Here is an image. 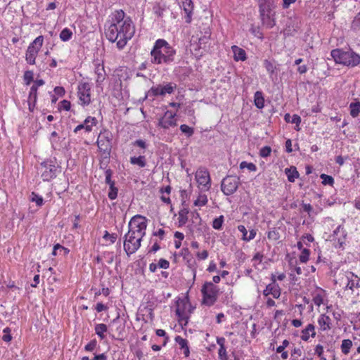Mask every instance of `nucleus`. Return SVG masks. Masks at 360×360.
<instances>
[{
	"label": "nucleus",
	"instance_id": "f257e3e1",
	"mask_svg": "<svg viewBox=\"0 0 360 360\" xmlns=\"http://www.w3.org/2000/svg\"><path fill=\"white\" fill-rule=\"evenodd\" d=\"M111 18L112 22L105 30V36L110 41H117V48L122 49L135 33L134 25L129 17L125 18L122 10L115 11Z\"/></svg>",
	"mask_w": 360,
	"mask_h": 360
},
{
	"label": "nucleus",
	"instance_id": "f03ea898",
	"mask_svg": "<svg viewBox=\"0 0 360 360\" xmlns=\"http://www.w3.org/2000/svg\"><path fill=\"white\" fill-rule=\"evenodd\" d=\"M128 226L129 231L124 237V250L127 255H130L141 247L142 238L146 235L147 219L136 214L131 219Z\"/></svg>",
	"mask_w": 360,
	"mask_h": 360
},
{
	"label": "nucleus",
	"instance_id": "7ed1b4c3",
	"mask_svg": "<svg viewBox=\"0 0 360 360\" xmlns=\"http://www.w3.org/2000/svg\"><path fill=\"white\" fill-rule=\"evenodd\" d=\"M176 51L165 39H158L150 51L153 64H170L174 60Z\"/></svg>",
	"mask_w": 360,
	"mask_h": 360
},
{
	"label": "nucleus",
	"instance_id": "20e7f679",
	"mask_svg": "<svg viewBox=\"0 0 360 360\" xmlns=\"http://www.w3.org/2000/svg\"><path fill=\"white\" fill-rule=\"evenodd\" d=\"M330 54L336 63L349 67H355L360 64V56L352 51L336 49L332 50Z\"/></svg>",
	"mask_w": 360,
	"mask_h": 360
},
{
	"label": "nucleus",
	"instance_id": "39448f33",
	"mask_svg": "<svg viewBox=\"0 0 360 360\" xmlns=\"http://www.w3.org/2000/svg\"><path fill=\"white\" fill-rule=\"evenodd\" d=\"M112 134L108 129L102 130L97 139V146L103 159L109 160L112 149Z\"/></svg>",
	"mask_w": 360,
	"mask_h": 360
},
{
	"label": "nucleus",
	"instance_id": "423d86ee",
	"mask_svg": "<svg viewBox=\"0 0 360 360\" xmlns=\"http://www.w3.org/2000/svg\"><path fill=\"white\" fill-rule=\"evenodd\" d=\"M203 296V303L212 306L217 300L219 288L212 282H206L201 290Z\"/></svg>",
	"mask_w": 360,
	"mask_h": 360
},
{
	"label": "nucleus",
	"instance_id": "0eeeda50",
	"mask_svg": "<svg viewBox=\"0 0 360 360\" xmlns=\"http://www.w3.org/2000/svg\"><path fill=\"white\" fill-rule=\"evenodd\" d=\"M44 42V37H37L28 46L26 52V60L29 64L34 65L35 59L41 48Z\"/></svg>",
	"mask_w": 360,
	"mask_h": 360
},
{
	"label": "nucleus",
	"instance_id": "6e6552de",
	"mask_svg": "<svg viewBox=\"0 0 360 360\" xmlns=\"http://www.w3.org/2000/svg\"><path fill=\"white\" fill-rule=\"evenodd\" d=\"M239 184L240 179L236 176H227L221 181V191L226 195H230L237 191Z\"/></svg>",
	"mask_w": 360,
	"mask_h": 360
},
{
	"label": "nucleus",
	"instance_id": "1a4fd4ad",
	"mask_svg": "<svg viewBox=\"0 0 360 360\" xmlns=\"http://www.w3.org/2000/svg\"><path fill=\"white\" fill-rule=\"evenodd\" d=\"M190 307V304L184 300L177 302L176 314L178 316V321L181 325L186 326V324L188 323L189 318L188 315L189 314L191 313Z\"/></svg>",
	"mask_w": 360,
	"mask_h": 360
},
{
	"label": "nucleus",
	"instance_id": "9d476101",
	"mask_svg": "<svg viewBox=\"0 0 360 360\" xmlns=\"http://www.w3.org/2000/svg\"><path fill=\"white\" fill-rule=\"evenodd\" d=\"M176 88V84L174 83H167L165 85L159 84L152 86L146 94L147 96H165L166 94H171Z\"/></svg>",
	"mask_w": 360,
	"mask_h": 360
},
{
	"label": "nucleus",
	"instance_id": "9b49d317",
	"mask_svg": "<svg viewBox=\"0 0 360 360\" xmlns=\"http://www.w3.org/2000/svg\"><path fill=\"white\" fill-rule=\"evenodd\" d=\"M273 0H259V13L264 23L267 22L269 27H273L275 25L274 20H270L269 13L271 11Z\"/></svg>",
	"mask_w": 360,
	"mask_h": 360
},
{
	"label": "nucleus",
	"instance_id": "f8f14e48",
	"mask_svg": "<svg viewBox=\"0 0 360 360\" xmlns=\"http://www.w3.org/2000/svg\"><path fill=\"white\" fill-rule=\"evenodd\" d=\"M41 166L44 169L41 174L44 181H49L56 176L58 167L51 160L43 162Z\"/></svg>",
	"mask_w": 360,
	"mask_h": 360
},
{
	"label": "nucleus",
	"instance_id": "ddd939ff",
	"mask_svg": "<svg viewBox=\"0 0 360 360\" xmlns=\"http://www.w3.org/2000/svg\"><path fill=\"white\" fill-rule=\"evenodd\" d=\"M195 179L199 186H202L205 190L210 189L211 180L210 173L206 168L200 167L196 171Z\"/></svg>",
	"mask_w": 360,
	"mask_h": 360
},
{
	"label": "nucleus",
	"instance_id": "4468645a",
	"mask_svg": "<svg viewBox=\"0 0 360 360\" xmlns=\"http://www.w3.org/2000/svg\"><path fill=\"white\" fill-rule=\"evenodd\" d=\"M78 96L82 105H89L91 102V86L88 82L81 83L78 86Z\"/></svg>",
	"mask_w": 360,
	"mask_h": 360
},
{
	"label": "nucleus",
	"instance_id": "2eb2a0df",
	"mask_svg": "<svg viewBox=\"0 0 360 360\" xmlns=\"http://www.w3.org/2000/svg\"><path fill=\"white\" fill-rule=\"evenodd\" d=\"M175 116L176 113H173L169 110L166 111L163 117L159 119L158 126L165 129L176 126Z\"/></svg>",
	"mask_w": 360,
	"mask_h": 360
},
{
	"label": "nucleus",
	"instance_id": "dca6fc26",
	"mask_svg": "<svg viewBox=\"0 0 360 360\" xmlns=\"http://www.w3.org/2000/svg\"><path fill=\"white\" fill-rule=\"evenodd\" d=\"M346 278L347 281L346 288L350 289L352 291L356 289L360 288V278L355 275L352 271L346 272Z\"/></svg>",
	"mask_w": 360,
	"mask_h": 360
},
{
	"label": "nucleus",
	"instance_id": "f3484780",
	"mask_svg": "<svg viewBox=\"0 0 360 360\" xmlns=\"http://www.w3.org/2000/svg\"><path fill=\"white\" fill-rule=\"evenodd\" d=\"M263 295L265 297L271 295L274 298L278 299L281 295V288L278 283H269L263 290Z\"/></svg>",
	"mask_w": 360,
	"mask_h": 360
},
{
	"label": "nucleus",
	"instance_id": "a211bd4d",
	"mask_svg": "<svg viewBox=\"0 0 360 360\" xmlns=\"http://www.w3.org/2000/svg\"><path fill=\"white\" fill-rule=\"evenodd\" d=\"M182 6L184 12L186 13V22L190 23L192 18V13L193 10V3L192 0H184Z\"/></svg>",
	"mask_w": 360,
	"mask_h": 360
},
{
	"label": "nucleus",
	"instance_id": "6ab92c4d",
	"mask_svg": "<svg viewBox=\"0 0 360 360\" xmlns=\"http://www.w3.org/2000/svg\"><path fill=\"white\" fill-rule=\"evenodd\" d=\"M318 323L320 329L323 331L328 330L331 328V319L326 314H321L319 316Z\"/></svg>",
	"mask_w": 360,
	"mask_h": 360
},
{
	"label": "nucleus",
	"instance_id": "aec40b11",
	"mask_svg": "<svg viewBox=\"0 0 360 360\" xmlns=\"http://www.w3.org/2000/svg\"><path fill=\"white\" fill-rule=\"evenodd\" d=\"M95 73L97 75L96 82L97 85H101L105 78V71L103 64H97L95 68Z\"/></svg>",
	"mask_w": 360,
	"mask_h": 360
},
{
	"label": "nucleus",
	"instance_id": "412c9836",
	"mask_svg": "<svg viewBox=\"0 0 360 360\" xmlns=\"http://www.w3.org/2000/svg\"><path fill=\"white\" fill-rule=\"evenodd\" d=\"M316 335L315 327L313 324H309L305 329L302 330L301 339L304 341H307L309 337L314 338Z\"/></svg>",
	"mask_w": 360,
	"mask_h": 360
},
{
	"label": "nucleus",
	"instance_id": "4be33fe9",
	"mask_svg": "<svg viewBox=\"0 0 360 360\" xmlns=\"http://www.w3.org/2000/svg\"><path fill=\"white\" fill-rule=\"evenodd\" d=\"M234 60L236 61L242 60L244 61L246 60V53L245 51L237 46H233L231 47Z\"/></svg>",
	"mask_w": 360,
	"mask_h": 360
},
{
	"label": "nucleus",
	"instance_id": "5701e85b",
	"mask_svg": "<svg viewBox=\"0 0 360 360\" xmlns=\"http://www.w3.org/2000/svg\"><path fill=\"white\" fill-rule=\"evenodd\" d=\"M176 342L180 346L181 349H184V354L186 357H188L190 354L189 347L188 345L187 340L178 335L175 338Z\"/></svg>",
	"mask_w": 360,
	"mask_h": 360
},
{
	"label": "nucleus",
	"instance_id": "b1692460",
	"mask_svg": "<svg viewBox=\"0 0 360 360\" xmlns=\"http://www.w3.org/2000/svg\"><path fill=\"white\" fill-rule=\"evenodd\" d=\"M37 86L36 85H32L30 88V91L28 97V103H29V108L30 110H32V105L34 106L37 99Z\"/></svg>",
	"mask_w": 360,
	"mask_h": 360
},
{
	"label": "nucleus",
	"instance_id": "393cba45",
	"mask_svg": "<svg viewBox=\"0 0 360 360\" xmlns=\"http://www.w3.org/2000/svg\"><path fill=\"white\" fill-rule=\"evenodd\" d=\"M285 173L288 176V180L290 182H294L295 179L299 177V172L295 167H290L285 169Z\"/></svg>",
	"mask_w": 360,
	"mask_h": 360
},
{
	"label": "nucleus",
	"instance_id": "a878e982",
	"mask_svg": "<svg viewBox=\"0 0 360 360\" xmlns=\"http://www.w3.org/2000/svg\"><path fill=\"white\" fill-rule=\"evenodd\" d=\"M255 105L259 108L262 109L264 106V98L261 91H256L254 96Z\"/></svg>",
	"mask_w": 360,
	"mask_h": 360
},
{
	"label": "nucleus",
	"instance_id": "bb28decb",
	"mask_svg": "<svg viewBox=\"0 0 360 360\" xmlns=\"http://www.w3.org/2000/svg\"><path fill=\"white\" fill-rule=\"evenodd\" d=\"M188 210L187 208H183L179 212V226H181L186 224L188 221Z\"/></svg>",
	"mask_w": 360,
	"mask_h": 360
},
{
	"label": "nucleus",
	"instance_id": "cd10ccee",
	"mask_svg": "<svg viewBox=\"0 0 360 360\" xmlns=\"http://www.w3.org/2000/svg\"><path fill=\"white\" fill-rule=\"evenodd\" d=\"M130 163L132 165H139L140 167H144L146 165V158L143 155L139 157H131L130 158Z\"/></svg>",
	"mask_w": 360,
	"mask_h": 360
},
{
	"label": "nucleus",
	"instance_id": "c85d7f7f",
	"mask_svg": "<svg viewBox=\"0 0 360 360\" xmlns=\"http://www.w3.org/2000/svg\"><path fill=\"white\" fill-rule=\"evenodd\" d=\"M107 331V326L104 323H98L95 326L96 334L100 337L101 340L104 339V333Z\"/></svg>",
	"mask_w": 360,
	"mask_h": 360
},
{
	"label": "nucleus",
	"instance_id": "c756f323",
	"mask_svg": "<svg viewBox=\"0 0 360 360\" xmlns=\"http://www.w3.org/2000/svg\"><path fill=\"white\" fill-rule=\"evenodd\" d=\"M350 115L353 117H356L360 113V103L352 102L349 105Z\"/></svg>",
	"mask_w": 360,
	"mask_h": 360
},
{
	"label": "nucleus",
	"instance_id": "7c9ffc66",
	"mask_svg": "<svg viewBox=\"0 0 360 360\" xmlns=\"http://www.w3.org/2000/svg\"><path fill=\"white\" fill-rule=\"evenodd\" d=\"M124 333V325L120 323L115 329V335H112V338L117 340H122Z\"/></svg>",
	"mask_w": 360,
	"mask_h": 360
},
{
	"label": "nucleus",
	"instance_id": "2f4dec72",
	"mask_svg": "<svg viewBox=\"0 0 360 360\" xmlns=\"http://www.w3.org/2000/svg\"><path fill=\"white\" fill-rule=\"evenodd\" d=\"M352 346V342L350 340H343L341 345L342 352L345 354H347L349 352Z\"/></svg>",
	"mask_w": 360,
	"mask_h": 360
},
{
	"label": "nucleus",
	"instance_id": "473e14b6",
	"mask_svg": "<svg viewBox=\"0 0 360 360\" xmlns=\"http://www.w3.org/2000/svg\"><path fill=\"white\" fill-rule=\"evenodd\" d=\"M285 120L287 122L296 124L297 125H298L301 122V118L299 115H293L292 116H290V115L288 113L285 114Z\"/></svg>",
	"mask_w": 360,
	"mask_h": 360
},
{
	"label": "nucleus",
	"instance_id": "72a5a7b5",
	"mask_svg": "<svg viewBox=\"0 0 360 360\" xmlns=\"http://www.w3.org/2000/svg\"><path fill=\"white\" fill-rule=\"evenodd\" d=\"M72 36V31L68 28L63 29L60 34V38L63 41H67L71 39Z\"/></svg>",
	"mask_w": 360,
	"mask_h": 360
},
{
	"label": "nucleus",
	"instance_id": "f704fd0d",
	"mask_svg": "<svg viewBox=\"0 0 360 360\" xmlns=\"http://www.w3.org/2000/svg\"><path fill=\"white\" fill-rule=\"evenodd\" d=\"M264 66L265 67L267 72L271 75H273L276 69L275 65L269 60H264Z\"/></svg>",
	"mask_w": 360,
	"mask_h": 360
},
{
	"label": "nucleus",
	"instance_id": "c9c22d12",
	"mask_svg": "<svg viewBox=\"0 0 360 360\" xmlns=\"http://www.w3.org/2000/svg\"><path fill=\"white\" fill-rule=\"evenodd\" d=\"M30 200L33 202H35L36 205L39 207H40L43 205V201H44L42 197L39 195L38 194L35 193L34 192H32L31 193Z\"/></svg>",
	"mask_w": 360,
	"mask_h": 360
},
{
	"label": "nucleus",
	"instance_id": "e433bc0d",
	"mask_svg": "<svg viewBox=\"0 0 360 360\" xmlns=\"http://www.w3.org/2000/svg\"><path fill=\"white\" fill-rule=\"evenodd\" d=\"M224 222V216L221 215L217 218H215L212 222V227L216 230H220Z\"/></svg>",
	"mask_w": 360,
	"mask_h": 360
},
{
	"label": "nucleus",
	"instance_id": "4c0bfd02",
	"mask_svg": "<svg viewBox=\"0 0 360 360\" xmlns=\"http://www.w3.org/2000/svg\"><path fill=\"white\" fill-rule=\"evenodd\" d=\"M110 191L108 193V198L110 200H114L117 196L118 188L115 186V183L109 185Z\"/></svg>",
	"mask_w": 360,
	"mask_h": 360
},
{
	"label": "nucleus",
	"instance_id": "58836bf2",
	"mask_svg": "<svg viewBox=\"0 0 360 360\" xmlns=\"http://www.w3.org/2000/svg\"><path fill=\"white\" fill-rule=\"evenodd\" d=\"M322 179V184L323 185H330L332 186L334 183V179L331 176L327 175L326 174H322L320 176Z\"/></svg>",
	"mask_w": 360,
	"mask_h": 360
},
{
	"label": "nucleus",
	"instance_id": "ea45409f",
	"mask_svg": "<svg viewBox=\"0 0 360 360\" xmlns=\"http://www.w3.org/2000/svg\"><path fill=\"white\" fill-rule=\"evenodd\" d=\"M310 251L308 249H303L300 257L299 259L302 263H306L309 258Z\"/></svg>",
	"mask_w": 360,
	"mask_h": 360
},
{
	"label": "nucleus",
	"instance_id": "a19ab883",
	"mask_svg": "<svg viewBox=\"0 0 360 360\" xmlns=\"http://www.w3.org/2000/svg\"><path fill=\"white\" fill-rule=\"evenodd\" d=\"M207 202V198L206 195H200L197 200H195L194 205L195 206H204Z\"/></svg>",
	"mask_w": 360,
	"mask_h": 360
},
{
	"label": "nucleus",
	"instance_id": "79ce46f5",
	"mask_svg": "<svg viewBox=\"0 0 360 360\" xmlns=\"http://www.w3.org/2000/svg\"><path fill=\"white\" fill-rule=\"evenodd\" d=\"M240 169H245L247 168L250 171L255 172L257 170V167L255 164L252 162H247L245 161H243L240 164Z\"/></svg>",
	"mask_w": 360,
	"mask_h": 360
},
{
	"label": "nucleus",
	"instance_id": "37998d69",
	"mask_svg": "<svg viewBox=\"0 0 360 360\" xmlns=\"http://www.w3.org/2000/svg\"><path fill=\"white\" fill-rule=\"evenodd\" d=\"M267 237L269 240H277L280 238V235L278 231L274 229L268 232Z\"/></svg>",
	"mask_w": 360,
	"mask_h": 360
},
{
	"label": "nucleus",
	"instance_id": "c03bdc74",
	"mask_svg": "<svg viewBox=\"0 0 360 360\" xmlns=\"http://www.w3.org/2000/svg\"><path fill=\"white\" fill-rule=\"evenodd\" d=\"M180 129L184 134H186L188 136H192L194 132L193 129L186 124H181L180 126Z\"/></svg>",
	"mask_w": 360,
	"mask_h": 360
},
{
	"label": "nucleus",
	"instance_id": "a18cd8bd",
	"mask_svg": "<svg viewBox=\"0 0 360 360\" xmlns=\"http://www.w3.org/2000/svg\"><path fill=\"white\" fill-rule=\"evenodd\" d=\"M112 174H113V172L110 169H105V182L106 184L110 185L111 184L115 183V181L111 179Z\"/></svg>",
	"mask_w": 360,
	"mask_h": 360
},
{
	"label": "nucleus",
	"instance_id": "49530a36",
	"mask_svg": "<svg viewBox=\"0 0 360 360\" xmlns=\"http://www.w3.org/2000/svg\"><path fill=\"white\" fill-rule=\"evenodd\" d=\"M352 28L354 30L360 29V12L355 16L352 22Z\"/></svg>",
	"mask_w": 360,
	"mask_h": 360
},
{
	"label": "nucleus",
	"instance_id": "de8ad7c7",
	"mask_svg": "<svg viewBox=\"0 0 360 360\" xmlns=\"http://www.w3.org/2000/svg\"><path fill=\"white\" fill-rule=\"evenodd\" d=\"M271 153V148L270 146H264L260 149L259 155L262 158H267Z\"/></svg>",
	"mask_w": 360,
	"mask_h": 360
},
{
	"label": "nucleus",
	"instance_id": "09e8293b",
	"mask_svg": "<svg viewBox=\"0 0 360 360\" xmlns=\"http://www.w3.org/2000/svg\"><path fill=\"white\" fill-rule=\"evenodd\" d=\"M3 332L4 335L2 337V340L4 342H10L12 339V336L11 335V329L8 327H6V328L4 329Z\"/></svg>",
	"mask_w": 360,
	"mask_h": 360
},
{
	"label": "nucleus",
	"instance_id": "8fccbe9b",
	"mask_svg": "<svg viewBox=\"0 0 360 360\" xmlns=\"http://www.w3.org/2000/svg\"><path fill=\"white\" fill-rule=\"evenodd\" d=\"M82 129H84L87 132H90L91 131V125H89V124H84V123L83 124H79L78 126H77L75 129H74V132L75 133H77L78 131Z\"/></svg>",
	"mask_w": 360,
	"mask_h": 360
},
{
	"label": "nucleus",
	"instance_id": "3c124183",
	"mask_svg": "<svg viewBox=\"0 0 360 360\" xmlns=\"http://www.w3.org/2000/svg\"><path fill=\"white\" fill-rule=\"evenodd\" d=\"M57 250L64 251V254H68L69 252L68 249L63 247L60 244H56L54 245L52 254L53 255H57Z\"/></svg>",
	"mask_w": 360,
	"mask_h": 360
},
{
	"label": "nucleus",
	"instance_id": "603ef678",
	"mask_svg": "<svg viewBox=\"0 0 360 360\" xmlns=\"http://www.w3.org/2000/svg\"><path fill=\"white\" fill-rule=\"evenodd\" d=\"M97 345V341L96 340H91L84 347L86 351L91 352L93 351Z\"/></svg>",
	"mask_w": 360,
	"mask_h": 360
},
{
	"label": "nucleus",
	"instance_id": "864d4df0",
	"mask_svg": "<svg viewBox=\"0 0 360 360\" xmlns=\"http://www.w3.org/2000/svg\"><path fill=\"white\" fill-rule=\"evenodd\" d=\"M24 79L27 84H30L33 80V72L32 71H26L24 74Z\"/></svg>",
	"mask_w": 360,
	"mask_h": 360
},
{
	"label": "nucleus",
	"instance_id": "5fc2aeb1",
	"mask_svg": "<svg viewBox=\"0 0 360 360\" xmlns=\"http://www.w3.org/2000/svg\"><path fill=\"white\" fill-rule=\"evenodd\" d=\"M238 229L243 234L242 239L243 240H245V241H247V239H248V231L246 230V228L245 227V226L239 225L238 226Z\"/></svg>",
	"mask_w": 360,
	"mask_h": 360
},
{
	"label": "nucleus",
	"instance_id": "6e6d98bb",
	"mask_svg": "<svg viewBox=\"0 0 360 360\" xmlns=\"http://www.w3.org/2000/svg\"><path fill=\"white\" fill-rule=\"evenodd\" d=\"M219 357L221 360H227V354L226 347H219Z\"/></svg>",
	"mask_w": 360,
	"mask_h": 360
},
{
	"label": "nucleus",
	"instance_id": "4d7b16f0",
	"mask_svg": "<svg viewBox=\"0 0 360 360\" xmlns=\"http://www.w3.org/2000/svg\"><path fill=\"white\" fill-rule=\"evenodd\" d=\"M156 335L158 336H160V337H165V341H164V343H163V345L165 346L166 345L167 342L169 340V337L166 336L165 331L164 330H162V329H158L156 330Z\"/></svg>",
	"mask_w": 360,
	"mask_h": 360
},
{
	"label": "nucleus",
	"instance_id": "13d9d810",
	"mask_svg": "<svg viewBox=\"0 0 360 360\" xmlns=\"http://www.w3.org/2000/svg\"><path fill=\"white\" fill-rule=\"evenodd\" d=\"M84 124L85 125L86 124L91 125V127H92L94 125L96 124V119L94 117L89 116L85 119Z\"/></svg>",
	"mask_w": 360,
	"mask_h": 360
},
{
	"label": "nucleus",
	"instance_id": "bf43d9fd",
	"mask_svg": "<svg viewBox=\"0 0 360 360\" xmlns=\"http://www.w3.org/2000/svg\"><path fill=\"white\" fill-rule=\"evenodd\" d=\"M158 265L160 268L166 269L169 268V262L165 259H160L158 262Z\"/></svg>",
	"mask_w": 360,
	"mask_h": 360
},
{
	"label": "nucleus",
	"instance_id": "052dcab7",
	"mask_svg": "<svg viewBox=\"0 0 360 360\" xmlns=\"http://www.w3.org/2000/svg\"><path fill=\"white\" fill-rule=\"evenodd\" d=\"M103 238L105 239H109L110 240V241L114 243L116 240V238H117V235L112 233V234H110L108 231H105L104 236H103Z\"/></svg>",
	"mask_w": 360,
	"mask_h": 360
},
{
	"label": "nucleus",
	"instance_id": "680f3d73",
	"mask_svg": "<svg viewBox=\"0 0 360 360\" xmlns=\"http://www.w3.org/2000/svg\"><path fill=\"white\" fill-rule=\"evenodd\" d=\"M289 345V341L287 340H284L282 342V345H280L276 348V352L281 353L284 351L285 348L287 347Z\"/></svg>",
	"mask_w": 360,
	"mask_h": 360
},
{
	"label": "nucleus",
	"instance_id": "e2e57ef3",
	"mask_svg": "<svg viewBox=\"0 0 360 360\" xmlns=\"http://www.w3.org/2000/svg\"><path fill=\"white\" fill-rule=\"evenodd\" d=\"M71 107V103L67 100H63L60 102V108L65 110H69Z\"/></svg>",
	"mask_w": 360,
	"mask_h": 360
},
{
	"label": "nucleus",
	"instance_id": "0e129e2a",
	"mask_svg": "<svg viewBox=\"0 0 360 360\" xmlns=\"http://www.w3.org/2000/svg\"><path fill=\"white\" fill-rule=\"evenodd\" d=\"M297 0H283V8L286 9L290 7L292 4L296 2Z\"/></svg>",
	"mask_w": 360,
	"mask_h": 360
},
{
	"label": "nucleus",
	"instance_id": "69168bd1",
	"mask_svg": "<svg viewBox=\"0 0 360 360\" xmlns=\"http://www.w3.org/2000/svg\"><path fill=\"white\" fill-rule=\"evenodd\" d=\"M314 302L316 305L320 306L323 303V297L320 295H317L314 297Z\"/></svg>",
	"mask_w": 360,
	"mask_h": 360
},
{
	"label": "nucleus",
	"instance_id": "338daca9",
	"mask_svg": "<svg viewBox=\"0 0 360 360\" xmlns=\"http://www.w3.org/2000/svg\"><path fill=\"white\" fill-rule=\"evenodd\" d=\"M196 256L200 259H205L208 257V252L207 250H203L201 252H198Z\"/></svg>",
	"mask_w": 360,
	"mask_h": 360
},
{
	"label": "nucleus",
	"instance_id": "774afa93",
	"mask_svg": "<svg viewBox=\"0 0 360 360\" xmlns=\"http://www.w3.org/2000/svg\"><path fill=\"white\" fill-rule=\"evenodd\" d=\"M323 352V347L321 345H316L315 348V354H317L319 357L322 356Z\"/></svg>",
	"mask_w": 360,
	"mask_h": 360
}]
</instances>
